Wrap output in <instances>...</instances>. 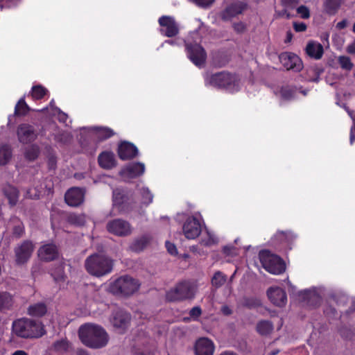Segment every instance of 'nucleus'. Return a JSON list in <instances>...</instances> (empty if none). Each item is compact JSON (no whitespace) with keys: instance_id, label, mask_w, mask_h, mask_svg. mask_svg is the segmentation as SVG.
Returning a JSON list of instances; mask_svg holds the SVG:
<instances>
[{"instance_id":"1","label":"nucleus","mask_w":355,"mask_h":355,"mask_svg":"<svg viewBox=\"0 0 355 355\" xmlns=\"http://www.w3.org/2000/svg\"><path fill=\"white\" fill-rule=\"evenodd\" d=\"M78 336L85 346L92 349L105 347L110 340L109 335L104 328L92 323L82 325L78 330Z\"/></svg>"},{"instance_id":"2","label":"nucleus","mask_w":355,"mask_h":355,"mask_svg":"<svg viewBox=\"0 0 355 355\" xmlns=\"http://www.w3.org/2000/svg\"><path fill=\"white\" fill-rule=\"evenodd\" d=\"M114 267V260L98 253L89 256L85 261V268L92 276L101 277L110 274Z\"/></svg>"},{"instance_id":"3","label":"nucleus","mask_w":355,"mask_h":355,"mask_svg":"<svg viewBox=\"0 0 355 355\" xmlns=\"http://www.w3.org/2000/svg\"><path fill=\"white\" fill-rule=\"evenodd\" d=\"M12 331L17 336L24 338H38L46 334L41 322L23 318L12 323Z\"/></svg>"},{"instance_id":"4","label":"nucleus","mask_w":355,"mask_h":355,"mask_svg":"<svg viewBox=\"0 0 355 355\" xmlns=\"http://www.w3.org/2000/svg\"><path fill=\"white\" fill-rule=\"evenodd\" d=\"M141 286L139 279L125 275L117 278L110 286L112 291L123 296H130L137 292Z\"/></svg>"},{"instance_id":"5","label":"nucleus","mask_w":355,"mask_h":355,"mask_svg":"<svg viewBox=\"0 0 355 355\" xmlns=\"http://www.w3.org/2000/svg\"><path fill=\"white\" fill-rule=\"evenodd\" d=\"M197 291L196 286L189 282H182L169 289L166 293L168 302L183 301L194 297Z\"/></svg>"},{"instance_id":"6","label":"nucleus","mask_w":355,"mask_h":355,"mask_svg":"<svg viewBox=\"0 0 355 355\" xmlns=\"http://www.w3.org/2000/svg\"><path fill=\"white\" fill-rule=\"evenodd\" d=\"M205 82L214 87L224 88L230 91L238 85L236 76L227 71H220L207 76Z\"/></svg>"},{"instance_id":"7","label":"nucleus","mask_w":355,"mask_h":355,"mask_svg":"<svg viewBox=\"0 0 355 355\" xmlns=\"http://www.w3.org/2000/svg\"><path fill=\"white\" fill-rule=\"evenodd\" d=\"M259 256L262 266L270 273L279 275L285 271V263L279 257L268 250L260 252Z\"/></svg>"},{"instance_id":"8","label":"nucleus","mask_w":355,"mask_h":355,"mask_svg":"<svg viewBox=\"0 0 355 355\" xmlns=\"http://www.w3.org/2000/svg\"><path fill=\"white\" fill-rule=\"evenodd\" d=\"M185 49L189 60L198 67L204 64L207 58V53L204 48L194 42H185Z\"/></svg>"},{"instance_id":"9","label":"nucleus","mask_w":355,"mask_h":355,"mask_svg":"<svg viewBox=\"0 0 355 355\" xmlns=\"http://www.w3.org/2000/svg\"><path fill=\"white\" fill-rule=\"evenodd\" d=\"M248 8V4L243 1H234L227 4L220 12V18L223 21H228L241 15Z\"/></svg>"},{"instance_id":"10","label":"nucleus","mask_w":355,"mask_h":355,"mask_svg":"<svg viewBox=\"0 0 355 355\" xmlns=\"http://www.w3.org/2000/svg\"><path fill=\"white\" fill-rule=\"evenodd\" d=\"M35 246L32 241L26 240L15 248V261L17 265L26 263L31 258Z\"/></svg>"},{"instance_id":"11","label":"nucleus","mask_w":355,"mask_h":355,"mask_svg":"<svg viewBox=\"0 0 355 355\" xmlns=\"http://www.w3.org/2000/svg\"><path fill=\"white\" fill-rule=\"evenodd\" d=\"M17 136L20 143L28 144L37 138L38 133L34 126L23 123L19 124L17 128Z\"/></svg>"},{"instance_id":"12","label":"nucleus","mask_w":355,"mask_h":355,"mask_svg":"<svg viewBox=\"0 0 355 355\" xmlns=\"http://www.w3.org/2000/svg\"><path fill=\"white\" fill-rule=\"evenodd\" d=\"M160 33L167 37H173L179 33L178 26L174 18L171 16L164 15L159 18Z\"/></svg>"},{"instance_id":"13","label":"nucleus","mask_w":355,"mask_h":355,"mask_svg":"<svg viewBox=\"0 0 355 355\" xmlns=\"http://www.w3.org/2000/svg\"><path fill=\"white\" fill-rule=\"evenodd\" d=\"M85 189L80 187H71L64 194V201L70 207H77L85 201Z\"/></svg>"},{"instance_id":"14","label":"nucleus","mask_w":355,"mask_h":355,"mask_svg":"<svg viewBox=\"0 0 355 355\" xmlns=\"http://www.w3.org/2000/svg\"><path fill=\"white\" fill-rule=\"evenodd\" d=\"M279 58L281 63L286 70L299 72L303 68V64L300 58L293 53L284 52L281 53Z\"/></svg>"},{"instance_id":"15","label":"nucleus","mask_w":355,"mask_h":355,"mask_svg":"<svg viewBox=\"0 0 355 355\" xmlns=\"http://www.w3.org/2000/svg\"><path fill=\"white\" fill-rule=\"evenodd\" d=\"M107 230L109 232L120 236H125L131 233L129 223L121 219H115L107 223Z\"/></svg>"},{"instance_id":"16","label":"nucleus","mask_w":355,"mask_h":355,"mask_svg":"<svg viewBox=\"0 0 355 355\" xmlns=\"http://www.w3.org/2000/svg\"><path fill=\"white\" fill-rule=\"evenodd\" d=\"M182 230L187 239H194L200 234L201 225L196 218H189L184 223Z\"/></svg>"},{"instance_id":"17","label":"nucleus","mask_w":355,"mask_h":355,"mask_svg":"<svg viewBox=\"0 0 355 355\" xmlns=\"http://www.w3.org/2000/svg\"><path fill=\"white\" fill-rule=\"evenodd\" d=\"M270 301L275 306L282 307L287 302L285 291L279 287H271L267 291Z\"/></svg>"},{"instance_id":"18","label":"nucleus","mask_w":355,"mask_h":355,"mask_svg":"<svg viewBox=\"0 0 355 355\" xmlns=\"http://www.w3.org/2000/svg\"><path fill=\"white\" fill-rule=\"evenodd\" d=\"M37 255L40 259L42 261H51L58 258L59 252L55 245L48 243L42 245L39 248Z\"/></svg>"},{"instance_id":"19","label":"nucleus","mask_w":355,"mask_h":355,"mask_svg":"<svg viewBox=\"0 0 355 355\" xmlns=\"http://www.w3.org/2000/svg\"><path fill=\"white\" fill-rule=\"evenodd\" d=\"M144 165L141 163L128 164L120 171V175L124 180L137 178L144 172Z\"/></svg>"},{"instance_id":"20","label":"nucleus","mask_w":355,"mask_h":355,"mask_svg":"<svg viewBox=\"0 0 355 355\" xmlns=\"http://www.w3.org/2000/svg\"><path fill=\"white\" fill-rule=\"evenodd\" d=\"M214 343L207 338H200L194 347L196 355H213L214 352Z\"/></svg>"},{"instance_id":"21","label":"nucleus","mask_w":355,"mask_h":355,"mask_svg":"<svg viewBox=\"0 0 355 355\" xmlns=\"http://www.w3.org/2000/svg\"><path fill=\"white\" fill-rule=\"evenodd\" d=\"M31 111L30 107L26 103L24 98H21L15 107L14 114L8 116V125L15 123L12 119L16 116H24Z\"/></svg>"},{"instance_id":"22","label":"nucleus","mask_w":355,"mask_h":355,"mask_svg":"<svg viewBox=\"0 0 355 355\" xmlns=\"http://www.w3.org/2000/svg\"><path fill=\"white\" fill-rule=\"evenodd\" d=\"M130 321V315L123 311H116L112 319L113 326L119 329H125Z\"/></svg>"},{"instance_id":"23","label":"nucleus","mask_w":355,"mask_h":355,"mask_svg":"<svg viewBox=\"0 0 355 355\" xmlns=\"http://www.w3.org/2000/svg\"><path fill=\"white\" fill-rule=\"evenodd\" d=\"M306 53L311 58L320 60L324 54L323 46L315 41H309L305 49Z\"/></svg>"},{"instance_id":"24","label":"nucleus","mask_w":355,"mask_h":355,"mask_svg":"<svg viewBox=\"0 0 355 355\" xmlns=\"http://www.w3.org/2000/svg\"><path fill=\"white\" fill-rule=\"evenodd\" d=\"M137 147L129 141H120L118 143L117 155H138Z\"/></svg>"},{"instance_id":"25","label":"nucleus","mask_w":355,"mask_h":355,"mask_svg":"<svg viewBox=\"0 0 355 355\" xmlns=\"http://www.w3.org/2000/svg\"><path fill=\"white\" fill-rule=\"evenodd\" d=\"M92 130L94 139L100 141L108 139L115 135L114 131L108 127L96 126Z\"/></svg>"},{"instance_id":"26","label":"nucleus","mask_w":355,"mask_h":355,"mask_svg":"<svg viewBox=\"0 0 355 355\" xmlns=\"http://www.w3.org/2000/svg\"><path fill=\"white\" fill-rule=\"evenodd\" d=\"M27 312L31 316L40 318L46 313L47 308L44 303L39 302L30 305Z\"/></svg>"},{"instance_id":"27","label":"nucleus","mask_w":355,"mask_h":355,"mask_svg":"<svg viewBox=\"0 0 355 355\" xmlns=\"http://www.w3.org/2000/svg\"><path fill=\"white\" fill-rule=\"evenodd\" d=\"M3 193L11 206H15L17 204L19 198V191L15 187L11 185H6L3 188Z\"/></svg>"},{"instance_id":"28","label":"nucleus","mask_w":355,"mask_h":355,"mask_svg":"<svg viewBox=\"0 0 355 355\" xmlns=\"http://www.w3.org/2000/svg\"><path fill=\"white\" fill-rule=\"evenodd\" d=\"M342 3V0H325L324 2V11L329 15L337 13Z\"/></svg>"},{"instance_id":"29","label":"nucleus","mask_w":355,"mask_h":355,"mask_svg":"<svg viewBox=\"0 0 355 355\" xmlns=\"http://www.w3.org/2000/svg\"><path fill=\"white\" fill-rule=\"evenodd\" d=\"M80 145L83 153H88L89 155H93L96 153L97 144L94 139H80Z\"/></svg>"},{"instance_id":"30","label":"nucleus","mask_w":355,"mask_h":355,"mask_svg":"<svg viewBox=\"0 0 355 355\" xmlns=\"http://www.w3.org/2000/svg\"><path fill=\"white\" fill-rule=\"evenodd\" d=\"M48 89L41 85L33 86L31 92V95L33 100H41L47 94Z\"/></svg>"},{"instance_id":"31","label":"nucleus","mask_w":355,"mask_h":355,"mask_svg":"<svg viewBox=\"0 0 355 355\" xmlns=\"http://www.w3.org/2000/svg\"><path fill=\"white\" fill-rule=\"evenodd\" d=\"M12 227V235L17 239L21 237L24 234V225L23 223L17 218H14L11 220Z\"/></svg>"},{"instance_id":"32","label":"nucleus","mask_w":355,"mask_h":355,"mask_svg":"<svg viewBox=\"0 0 355 355\" xmlns=\"http://www.w3.org/2000/svg\"><path fill=\"white\" fill-rule=\"evenodd\" d=\"M13 304L12 296L6 292H0V311L4 309H9Z\"/></svg>"},{"instance_id":"33","label":"nucleus","mask_w":355,"mask_h":355,"mask_svg":"<svg viewBox=\"0 0 355 355\" xmlns=\"http://www.w3.org/2000/svg\"><path fill=\"white\" fill-rule=\"evenodd\" d=\"M100 166L104 169H111L116 166V160L114 157H98Z\"/></svg>"},{"instance_id":"34","label":"nucleus","mask_w":355,"mask_h":355,"mask_svg":"<svg viewBox=\"0 0 355 355\" xmlns=\"http://www.w3.org/2000/svg\"><path fill=\"white\" fill-rule=\"evenodd\" d=\"M272 323L268 320L260 321L257 325V330L261 335H268L272 332Z\"/></svg>"},{"instance_id":"35","label":"nucleus","mask_w":355,"mask_h":355,"mask_svg":"<svg viewBox=\"0 0 355 355\" xmlns=\"http://www.w3.org/2000/svg\"><path fill=\"white\" fill-rule=\"evenodd\" d=\"M67 220L71 225L82 226L85 223V216L84 214H71L67 216Z\"/></svg>"},{"instance_id":"36","label":"nucleus","mask_w":355,"mask_h":355,"mask_svg":"<svg viewBox=\"0 0 355 355\" xmlns=\"http://www.w3.org/2000/svg\"><path fill=\"white\" fill-rule=\"evenodd\" d=\"M275 238L279 242L289 243L294 239L295 235L291 232L278 231Z\"/></svg>"},{"instance_id":"37","label":"nucleus","mask_w":355,"mask_h":355,"mask_svg":"<svg viewBox=\"0 0 355 355\" xmlns=\"http://www.w3.org/2000/svg\"><path fill=\"white\" fill-rule=\"evenodd\" d=\"M280 94L283 99L290 101L294 98L295 89L288 85L283 86L280 89Z\"/></svg>"},{"instance_id":"38","label":"nucleus","mask_w":355,"mask_h":355,"mask_svg":"<svg viewBox=\"0 0 355 355\" xmlns=\"http://www.w3.org/2000/svg\"><path fill=\"white\" fill-rule=\"evenodd\" d=\"M226 282V277L220 272H216L211 279V284L216 288H219Z\"/></svg>"},{"instance_id":"39","label":"nucleus","mask_w":355,"mask_h":355,"mask_svg":"<svg viewBox=\"0 0 355 355\" xmlns=\"http://www.w3.org/2000/svg\"><path fill=\"white\" fill-rule=\"evenodd\" d=\"M338 63L343 69L351 71L354 67L350 58L345 55H341L338 59Z\"/></svg>"},{"instance_id":"40","label":"nucleus","mask_w":355,"mask_h":355,"mask_svg":"<svg viewBox=\"0 0 355 355\" xmlns=\"http://www.w3.org/2000/svg\"><path fill=\"white\" fill-rule=\"evenodd\" d=\"M53 348L58 352H65L69 348V343L66 339H61L54 343Z\"/></svg>"},{"instance_id":"41","label":"nucleus","mask_w":355,"mask_h":355,"mask_svg":"<svg viewBox=\"0 0 355 355\" xmlns=\"http://www.w3.org/2000/svg\"><path fill=\"white\" fill-rule=\"evenodd\" d=\"M142 202L145 205H149L152 202L153 196L148 189L142 188L141 189Z\"/></svg>"},{"instance_id":"42","label":"nucleus","mask_w":355,"mask_h":355,"mask_svg":"<svg viewBox=\"0 0 355 355\" xmlns=\"http://www.w3.org/2000/svg\"><path fill=\"white\" fill-rule=\"evenodd\" d=\"M55 282H64L65 280V275L64 272V268L62 266H59L56 268L51 274Z\"/></svg>"},{"instance_id":"43","label":"nucleus","mask_w":355,"mask_h":355,"mask_svg":"<svg viewBox=\"0 0 355 355\" xmlns=\"http://www.w3.org/2000/svg\"><path fill=\"white\" fill-rule=\"evenodd\" d=\"M297 13L300 15L302 19H308L310 17L309 9L306 6H300L297 8Z\"/></svg>"},{"instance_id":"44","label":"nucleus","mask_w":355,"mask_h":355,"mask_svg":"<svg viewBox=\"0 0 355 355\" xmlns=\"http://www.w3.org/2000/svg\"><path fill=\"white\" fill-rule=\"evenodd\" d=\"M281 2L284 8L293 10L299 3V0H281Z\"/></svg>"},{"instance_id":"45","label":"nucleus","mask_w":355,"mask_h":355,"mask_svg":"<svg viewBox=\"0 0 355 355\" xmlns=\"http://www.w3.org/2000/svg\"><path fill=\"white\" fill-rule=\"evenodd\" d=\"M232 26L234 31L239 34L243 33L246 29L245 24L242 21L234 23Z\"/></svg>"},{"instance_id":"46","label":"nucleus","mask_w":355,"mask_h":355,"mask_svg":"<svg viewBox=\"0 0 355 355\" xmlns=\"http://www.w3.org/2000/svg\"><path fill=\"white\" fill-rule=\"evenodd\" d=\"M293 28L295 32H304L306 30L307 26L304 22H293Z\"/></svg>"},{"instance_id":"47","label":"nucleus","mask_w":355,"mask_h":355,"mask_svg":"<svg viewBox=\"0 0 355 355\" xmlns=\"http://www.w3.org/2000/svg\"><path fill=\"white\" fill-rule=\"evenodd\" d=\"M166 247L168 252L171 254L175 255L178 254V250H177L176 246L173 243H172L169 241H166Z\"/></svg>"},{"instance_id":"48","label":"nucleus","mask_w":355,"mask_h":355,"mask_svg":"<svg viewBox=\"0 0 355 355\" xmlns=\"http://www.w3.org/2000/svg\"><path fill=\"white\" fill-rule=\"evenodd\" d=\"M201 313L202 311L199 306L193 307L189 312L190 316L195 318H198Z\"/></svg>"},{"instance_id":"49","label":"nucleus","mask_w":355,"mask_h":355,"mask_svg":"<svg viewBox=\"0 0 355 355\" xmlns=\"http://www.w3.org/2000/svg\"><path fill=\"white\" fill-rule=\"evenodd\" d=\"M289 10V8H284L282 10L279 12V16L282 17H286V19H291L294 15L290 13Z\"/></svg>"},{"instance_id":"50","label":"nucleus","mask_w":355,"mask_h":355,"mask_svg":"<svg viewBox=\"0 0 355 355\" xmlns=\"http://www.w3.org/2000/svg\"><path fill=\"white\" fill-rule=\"evenodd\" d=\"M260 305L259 301H255V300H247L245 302V306L251 309L256 306H258Z\"/></svg>"},{"instance_id":"51","label":"nucleus","mask_w":355,"mask_h":355,"mask_svg":"<svg viewBox=\"0 0 355 355\" xmlns=\"http://www.w3.org/2000/svg\"><path fill=\"white\" fill-rule=\"evenodd\" d=\"M347 52L349 54H355V40L347 46Z\"/></svg>"},{"instance_id":"52","label":"nucleus","mask_w":355,"mask_h":355,"mask_svg":"<svg viewBox=\"0 0 355 355\" xmlns=\"http://www.w3.org/2000/svg\"><path fill=\"white\" fill-rule=\"evenodd\" d=\"M347 26V20L343 19L336 24V28L339 30L344 29Z\"/></svg>"},{"instance_id":"53","label":"nucleus","mask_w":355,"mask_h":355,"mask_svg":"<svg viewBox=\"0 0 355 355\" xmlns=\"http://www.w3.org/2000/svg\"><path fill=\"white\" fill-rule=\"evenodd\" d=\"M228 62V59H225L223 61L218 60V57L214 58V63L218 67H224Z\"/></svg>"},{"instance_id":"54","label":"nucleus","mask_w":355,"mask_h":355,"mask_svg":"<svg viewBox=\"0 0 355 355\" xmlns=\"http://www.w3.org/2000/svg\"><path fill=\"white\" fill-rule=\"evenodd\" d=\"M221 312L225 315H231L232 313L231 309L226 305L221 307Z\"/></svg>"},{"instance_id":"55","label":"nucleus","mask_w":355,"mask_h":355,"mask_svg":"<svg viewBox=\"0 0 355 355\" xmlns=\"http://www.w3.org/2000/svg\"><path fill=\"white\" fill-rule=\"evenodd\" d=\"M353 132H355V119L354 120V125L351 129V132H350V143H351V144H352L354 141L355 140V136L354 135Z\"/></svg>"},{"instance_id":"56","label":"nucleus","mask_w":355,"mask_h":355,"mask_svg":"<svg viewBox=\"0 0 355 355\" xmlns=\"http://www.w3.org/2000/svg\"><path fill=\"white\" fill-rule=\"evenodd\" d=\"M293 39V33H291V31H288L286 32V40H285V43H289L291 42Z\"/></svg>"},{"instance_id":"57","label":"nucleus","mask_w":355,"mask_h":355,"mask_svg":"<svg viewBox=\"0 0 355 355\" xmlns=\"http://www.w3.org/2000/svg\"><path fill=\"white\" fill-rule=\"evenodd\" d=\"M10 157H0V165L6 164L9 160Z\"/></svg>"},{"instance_id":"58","label":"nucleus","mask_w":355,"mask_h":355,"mask_svg":"<svg viewBox=\"0 0 355 355\" xmlns=\"http://www.w3.org/2000/svg\"><path fill=\"white\" fill-rule=\"evenodd\" d=\"M55 157H51V158L49 160V164L50 165L51 168H54L55 165Z\"/></svg>"},{"instance_id":"59","label":"nucleus","mask_w":355,"mask_h":355,"mask_svg":"<svg viewBox=\"0 0 355 355\" xmlns=\"http://www.w3.org/2000/svg\"><path fill=\"white\" fill-rule=\"evenodd\" d=\"M98 155H101V156H103V155H114V154L112 151L104 150V151L101 152L98 154Z\"/></svg>"},{"instance_id":"60","label":"nucleus","mask_w":355,"mask_h":355,"mask_svg":"<svg viewBox=\"0 0 355 355\" xmlns=\"http://www.w3.org/2000/svg\"><path fill=\"white\" fill-rule=\"evenodd\" d=\"M12 355H28L24 350H17Z\"/></svg>"},{"instance_id":"61","label":"nucleus","mask_w":355,"mask_h":355,"mask_svg":"<svg viewBox=\"0 0 355 355\" xmlns=\"http://www.w3.org/2000/svg\"><path fill=\"white\" fill-rule=\"evenodd\" d=\"M76 354L77 355H89V353L84 349H78Z\"/></svg>"},{"instance_id":"62","label":"nucleus","mask_w":355,"mask_h":355,"mask_svg":"<svg viewBox=\"0 0 355 355\" xmlns=\"http://www.w3.org/2000/svg\"><path fill=\"white\" fill-rule=\"evenodd\" d=\"M219 355H237L236 353L230 351H225L220 354Z\"/></svg>"},{"instance_id":"63","label":"nucleus","mask_w":355,"mask_h":355,"mask_svg":"<svg viewBox=\"0 0 355 355\" xmlns=\"http://www.w3.org/2000/svg\"><path fill=\"white\" fill-rule=\"evenodd\" d=\"M279 352V349H275L270 352L268 355H277Z\"/></svg>"},{"instance_id":"64","label":"nucleus","mask_w":355,"mask_h":355,"mask_svg":"<svg viewBox=\"0 0 355 355\" xmlns=\"http://www.w3.org/2000/svg\"><path fill=\"white\" fill-rule=\"evenodd\" d=\"M60 117H61V119L64 120V119H66L67 118V115L66 114H64V112H60Z\"/></svg>"}]
</instances>
